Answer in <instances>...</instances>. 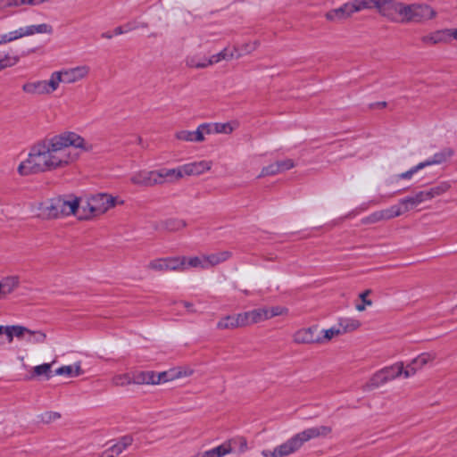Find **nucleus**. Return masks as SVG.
<instances>
[{
	"label": "nucleus",
	"mask_w": 457,
	"mask_h": 457,
	"mask_svg": "<svg viewBox=\"0 0 457 457\" xmlns=\"http://www.w3.org/2000/svg\"><path fill=\"white\" fill-rule=\"evenodd\" d=\"M22 92L29 96H49L58 89V84L52 71L46 79L29 80L21 87Z\"/></svg>",
	"instance_id": "7"
},
{
	"label": "nucleus",
	"mask_w": 457,
	"mask_h": 457,
	"mask_svg": "<svg viewBox=\"0 0 457 457\" xmlns=\"http://www.w3.org/2000/svg\"><path fill=\"white\" fill-rule=\"evenodd\" d=\"M55 361H52L51 363H43L37 366H34L29 370L28 379L32 380L38 378L45 377L49 379L52 375V366Z\"/></svg>",
	"instance_id": "28"
},
{
	"label": "nucleus",
	"mask_w": 457,
	"mask_h": 457,
	"mask_svg": "<svg viewBox=\"0 0 457 457\" xmlns=\"http://www.w3.org/2000/svg\"><path fill=\"white\" fill-rule=\"evenodd\" d=\"M424 167L421 162L418 163L417 165L411 167L409 170L403 172L401 174H398L395 176V179H411L414 174L419 172L420 170H423Z\"/></svg>",
	"instance_id": "45"
},
{
	"label": "nucleus",
	"mask_w": 457,
	"mask_h": 457,
	"mask_svg": "<svg viewBox=\"0 0 457 457\" xmlns=\"http://www.w3.org/2000/svg\"><path fill=\"white\" fill-rule=\"evenodd\" d=\"M322 337H320V342L319 344H324L330 341L332 338L342 335L338 326H334L330 328L324 329L321 331Z\"/></svg>",
	"instance_id": "43"
},
{
	"label": "nucleus",
	"mask_w": 457,
	"mask_h": 457,
	"mask_svg": "<svg viewBox=\"0 0 457 457\" xmlns=\"http://www.w3.org/2000/svg\"><path fill=\"white\" fill-rule=\"evenodd\" d=\"M54 374L57 376H64L68 378H77L82 374L84 371L81 368V362L77 361L71 365H64L55 370Z\"/></svg>",
	"instance_id": "26"
},
{
	"label": "nucleus",
	"mask_w": 457,
	"mask_h": 457,
	"mask_svg": "<svg viewBox=\"0 0 457 457\" xmlns=\"http://www.w3.org/2000/svg\"><path fill=\"white\" fill-rule=\"evenodd\" d=\"M361 11L363 10L361 0H353L345 3L337 8L329 10L325 13V18L328 21L336 22L349 19L353 13Z\"/></svg>",
	"instance_id": "11"
},
{
	"label": "nucleus",
	"mask_w": 457,
	"mask_h": 457,
	"mask_svg": "<svg viewBox=\"0 0 457 457\" xmlns=\"http://www.w3.org/2000/svg\"><path fill=\"white\" fill-rule=\"evenodd\" d=\"M239 54H237V46H228L220 53L210 56V62L216 64L221 61H230L232 59H238Z\"/></svg>",
	"instance_id": "25"
},
{
	"label": "nucleus",
	"mask_w": 457,
	"mask_h": 457,
	"mask_svg": "<svg viewBox=\"0 0 457 457\" xmlns=\"http://www.w3.org/2000/svg\"><path fill=\"white\" fill-rule=\"evenodd\" d=\"M175 373H181V378L192 375L193 370L189 368H179L174 370Z\"/></svg>",
	"instance_id": "56"
},
{
	"label": "nucleus",
	"mask_w": 457,
	"mask_h": 457,
	"mask_svg": "<svg viewBox=\"0 0 457 457\" xmlns=\"http://www.w3.org/2000/svg\"><path fill=\"white\" fill-rule=\"evenodd\" d=\"M451 184L448 181H442L437 185L428 189L430 199L440 196L450 190Z\"/></svg>",
	"instance_id": "36"
},
{
	"label": "nucleus",
	"mask_w": 457,
	"mask_h": 457,
	"mask_svg": "<svg viewBox=\"0 0 457 457\" xmlns=\"http://www.w3.org/2000/svg\"><path fill=\"white\" fill-rule=\"evenodd\" d=\"M38 418L40 421L47 424L59 420L61 418V415L56 411H46L40 414Z\"/></svg>",
	"instance_id": "49"
},
{
	"label": "nucleus",
	"mask_w": 457,
	"mask_h": 457,
	"mask_svg": "<svg viewBox=\"0 0 457 457\" xmlns=\"http://www.w3.org/2000/svg\"><path fill=\"white\" fill-rule=\"evenodd\" d=\"M258 46H259V42L256 40L245 42L240 46H237V54H239V58H240L244 55H246V54H249L254 52L258 48Z\"/></svg>",
	"instance_id": "39"
},
{
	"label": "nucleus",
	"mask_w": 457,
	"mask_h": 457,
	"mask_svg": "<svg viewBox=\"0 0 457 457\" xmlns=\"http://www.w3.org/2000/svg\"><path fill=\"white\" fill-rule=\"evenodd\" d=\"M361 325V321L353 318L340 319L337 324L339 329L341 330V334L357 330Z\"/></svg>",
	"instance_id": "33"
},
{
	"label": "nucleus",
	"mask_w": 457,
	"mask_h": 457,
	"mask_svg": "<svg viewBox=\"0 0 457 457\" xmlns=\"http://www.w3.org/2000/svg\"><path fill=\"white\" fill-rule=\"evenodd\" d=\"M22 6L21 0H0V12Z\"/></svg>",
	"instance_id": "50"
},
{
	"label": "nucleus",
	"mask_w": 457,
	"mask_h": 457,
	"mask_svg": "<svg viewBox=\"0 0 457 457\" xmlns=\"http://www.w3.org/2000/svg\"><path fill=\"white\" fill-rule=\"evenodd\" d=\"M113 35L115 36H119V35H121V34H124V27L122 26H119V27H116L113 31H112Z\"/></svg>",
	"instance_id": "57"
},
{
	"label": "nucleus",
	"mask_w": 457,
	"mask_h": 457,
	"mask_svg": "<svg viewBox=\"0 0 457 457\" xmlns=\"http://www.w3.org/2000/svg\"><path fill=\"white\" fill-rule=\"evenodd\" d=\"M206 136H208V130L206 129L205 123L199 125L194 131L179 130L175 134V137L178 140L197 143L204 141Z\"/></svg>",
	"instance_id": "18"
},
{
	"label": "nucleus",
	"mask_w": 457,
	"mask_h": 457,
	"mask_svg": "<svg viewBox=\"0 0 457 457\" xmlns=\"http://www.w3.org/2000/svg\"><path fill=\"white\" fill-rule=\"evenodd\" d=\"M277 164L278 167L279 173L291 170L295 166V161L289 158L278 160L277 161Z\"/></svg>",
	"instance_id": "48"
},
{
	"label": "nucleus",
	"mask_w": 457,
	"mask_h": 457,
	"mask_svg": "<svg viewBox=\"0 0 457 457\" xmlns=\"http://www.w3.org/2000/svg\"><path fill=\"white\" fill-rule=\"evenodd\" d=\"M112 35H113V33H112H112H104V34L103 35V37H106V38H112Z\"/></svg>",
	"instance_id": "62"
},
{
	"label": "nucleus",
	"mask_w": 457,
	"mask_h": 457,
	"mask_svg": "<svg viewBox=\"0 0 457 457\" xmlns=\"http://www.w3.org/2000/svg\"><path fill=\"white\" fill-rule=\"evenodd\" d=\"M133 443L132 436L127 435L120 437L114 445H112L116 453L120 455Z\"/></svg>",
	"instance_id": "41"
},
{
	"label": "nucleus",
	"mask_w": 457,
	"mask_h": 457,
	"mask_svg": "<svg viewBox=\"0 0 457 457\" xmlns=\"http://www.w3.org/2000/svg\"><path fill=\"white\" fill-rule=\"evenodd\" d=\"M436 358V353L435 352H425L419 354L407 364L404 378L414 376L419 370L431 363Z\"/></svg>",
	"instance_id": "15"
},
{
	"label": "nucleus",
	"mask_w": 457,
	"mask_h": 457,
	"mask_svg": "<svg viewBox=\"0 0 457 457\" xmlns=\"http://www.w3.org/2000/svg\"><path fill=\"white\" fill-rule=\"evenodd\" d=\"M157 184H162L165 182H176L181 179H183V172L181 166L173 169H160L155 170Z\"/></svg>",
	"instance_id": "20"
},
{
	"label": "nucleus",
	"mask_w": 457,
	"mask_h": 457,
	"mask_svg": "<svg viewBox=\"0 0 457 457\" xmlns=\"http://www.w3.org/2000/svg\"><path fill=\"white\" fill-rule=\"evenodd\" d=\"M6 337L9 343H12L13 338L16 337L32 345L43 344L46 337L41 330H30L20 325L7 326Z\"/></svg>",
	"instance_id": "9"
},
{
	"label": "nucleus",
	"mask_w": 457,
	"mask_h": 457,
	"mask_svg": "<svg viewBox=\"0 0 457 457\" xmlns=\"http://www.w3.org/2000/svg\"><path fill=\"white\" fill-rule=\"evenodd\" d=\"M362 10L376 8L378 12L394 21L400 2L395 0H361Z\"/></svg>",
	"instance_id": "12"
},
{
	"label": "nucleus",
	"mask_w": 457,
	"mask_h": 457,
	"mask_svg": "<svg viewBox=\"0 0 457 457\" xmlns=\"http://www.w3.org/2000/svg\"><path fill=\"white\" fill-rule=\"evenodd\" d=\"M90 67L87 64H80L70 68H62L54 71V75L60 87L62 83L75 84L86 79L90 74Z\"/></svg>",
	"instance_id": "8"
},
{
	"label": "nucleus",
	"mask_w": 457,
	"mask_h": 457,
	"mask_svg": "<svg viewBox=\"0 0 457 457\" xmlns=\"http://www.w3.org/2000/svg\"><path fill=\"white\" fill-rule=\"evenodd\" d=\"M227 444L230 445L231 453L234 452H238L239 453H243L247 451L248 444L245 437L242 436H236L226 440Z\"/></svg>",
	"instance_id": "32"
},
{
	"label": "nucleus",
	"mask_w": 457,
	"mask_h": 457,
	"mask_svg": "<svg viewBox=\"0 0 457 457\" xmlns=\"http://www.w3.org/2000/svg\"><path fill=\"white\" fill-rule=\"evenodd\" d=\"M436 17V12L429 5L425 4H411L399 3L396 8V15L395 22L420 23Z\"/></svg>",
	"instance_id": "5"
},
{
	"label": "nucleus",
	"mask_w": 457,
	"mask_h": 457,
	"mask_svg": "<svg viewBox=\"0 0 457 457\" xmlns=\"http://www.w3.org/2000/svg\"><path fill=\"white\" fill-rule=\"evenodd\" d=\"M123 201L109 194L99 193L81 198L79 220H89L102 215Z\"/></svg>",
	"instance_id": "4"
},
{
	"label": "nucleus",
	"mask_w": 457,
	"mask_h": 457,
	"mask_svg": "<svg viewBox=\"0 0 457 457\" xmlns=\"http://www.w3.org/2000/svg\"><path fill=\"white\" fill-rule=\"evenodd\" d=\"M53 33L54 27L46 22L21 26L16 29L0 33V46L21 40L24 37H29L38 34L52 35Z\"/></svg>",
	"instance_id": "6"
},
{
	"label": "nucleus",
	"mask_w": 457,
	"mask_h": 457,
	"mask_svg": "<svg viewBox=\"0 0 457 457\" xmlns=\"http://www.w3.org/2000/svg\"><path fill=\"white\" fill-rule=\"evenodd\" d=\"M370 290H366L360 295V299L361 300V302L367 304L368 306H370L372 304L371 300L368 299V296L370 295Z\"/></svg>",
	"instance_id": "54"
},
{
	"label": "nucleus",
	"mask_w": 457,
	"mask_h": 457,
	"mask_svg": "<svg viewBox=\"0 0 457 457\" xmlns=\"http://www.w3.org/2000/svg\"><path fill=\"white\" fill-rule=\"evenodd\" d=\"M388 381L395 379L401 375L404 376V365L403 362L399 361L391 366L383 368Z\"/></svg>",
	"instance_id": "34"
},
{
	"label": "nucleus",
	"mask_w": 457,
	"mask_h": 457,
	"mask_svg": "<svg viewBox=\"0 0 457 457\" xmlns=\"http://www.w3.org/2000/svg\"><path fill=\"white\" fill-rule=\"evenodd\" d=\"M208 269L222 263L231 257L228 251H220L210 254H205Z\"/></svg>",
	"instance_id": "31"
},
{
	"label": "nucleus",
	"mask_w": 457,
	"mask_h": 457,
	"mask_svg": "<svg viewBox=\"0 0 457 457\" xmlns=\"http://www.w3.org/2000/svg\"><path fill=\"white\" fill-rule=\"evenodd\" d=\"M414 196L419 205L426 201L431 200L428 190L419 191L414 194Z\"/></svg>",
	"instance_id": "52"
},
{
	"label": "nucleus",
	"mask_w": 457,
	"mask_h": 457,
	"mask_svg": "<svg viewBox=\"0 0 457 457\" xmlns=\"http://www.w3.org/2000/svg\"><path fill=\"white\" fill-rule=\"evenodd\" d=\"M240 327H245L243 313L223 317L217 324L220 329H234Z\"/></svg>",
	"instance_id": "22"
},
{
	"label": "nucleus",
	"mask_w": 457,
	"mask_h": 457,
	"mask_svg": "<svg viewBox=\"0 0 457 457\" xmlns=\"http://www.w3.org/2000/svg\"><path fill=\"white\" fill-rule=\"evenodd\" d=\"M179 378H181V373H175L174 370L160 373L154 372V385H158L162 382L170 381Z\"/></svg>",
	"instance_id": "37"
},
{
	"label": "nucleus",
	"mask_w": 457,
	"mask_h": 457,
	"mask_svg": "<svg viewBox=\"0 0 457 457\" xmlns=\"http://www.w3.org/2000/svg\"><path fill=\"white\" fill-rule=\"evenodd\" d=\"M205 126L209 136L212 134H230L237 128L238 125L236 121H231L226 123H205Z\"/></svg>",
	"instance_id": "24"
},
{
	"label": "nucleus",
	"mask_w": 457,
	"mask_h": 457,
	"mask_svg": "<svg viewBox=\"0 0 457 457\" xmlns=\"http://www.w3.org/2000/svg\"><path fill=\"white\" fill-rule=\"evenodd\" d=\"M7 326H0V335L4 334L6 336Z\"/></svg>",
	"instance_id": "61"
},
{
	"label": "nucleus",
	"mask_w": 457,
	"mask_h": 457,
	"mask_svg": "<svg viewBox=\"0 0 457 457\" xmlns=\"http://www.w3.org/2000/svg\"><path fill=\"white\" fill-rule=\"evenodd\" d=\"M213 165L211 160H200L181 165L183 177L200 176L211 170Z\"/></svg>",
	"instance_id": "16"
},
{
	"label": "nucleus",
	"mask_w": 457,
	"mask_h": 457,
	"mask_svg": "<svg viewBox=\"0 0 457 457\" xmlns=\"http://www.w3.org/2000/svg\"><path fill=\"white\" fill-rule=\"evenodd\" d=\"M212 450L214 451L216 457H224L231 453L230 445L227 444L226 440L220 445L213 447Z\"/></svg>",
	"instance_id": "47"
},
{
	"label": "nucleus",
	"mask_w": 457,
	"mask_h": 457,
	"mask_svg": "<svg viewBox=\"0 0 457 457\" xmlns=\"http://www.w3.org/2000/svg\"><path fill=\"white\" fill-rule=\"evenodd\" d=\"M181 256L157 258L150 261L147 269L155 272L183 271Z\"/></svg>",
	"instance_id": "13"
},
{
	"label": "nucleus",
	"mask_w": 457,
	"mask_h": 457,
	"mask_svg": "<svg viewBox=\"0 0 457 457\" xmlns=\"http://www.w3.org/2000/svg\"><path fill=\"white\" fill-rule=\"evenodd\" d=\"M112 385L116 386H124L133 383L132 373L116 374L112 378Z\"/></svg>",
	"instance_id": "40"
},
{
	"label": "nucleus",
	"mask_w": 457,
	"mask_h": 457,
	"mask_svg": "<svg viewBox=\"0 0 457 457\" xmlns=\"http://www.w3.org/2000/svg\"><path fill=\"white\" fill-rule=\"evenodd\" d=\"M187 65L190 68L204 69L212 65V63L210 62V57L200 58L198 56H191L187 59Z\"/></svg>",
	"instance_id": "38"
},
{
	"label": "nucleus",
	"mask_w": 457,
	"mask_h": 457,
	"mask_svg": "<svg viewBox=\"0 0 457 457\" xmlns=\"http://www.w3.org/2000/svg\"><path fill=\"white\" fill-rule=\"evenodd\" d=\"M94 145L79 134L66 130L38 141L29 149L28 157L17 167L20 176L69 168L82 153L93 151Z\"/></svg>",
	"instance_id": "1"
},
{
	"label": "nucleus",
	"mask_w": 457,
	"mask_h": 457,
	"mask_svg": "<svg viewBox=\"0 0 457 457\" xmlns=\"http://www.w3.org/2000/svg\"><path fill=\"white\" fill-rule=\"evenodd\" d=\"M267 320L272 319L277 316L287 315L288 309L284 306H270L264 307Z\"/></svg>",
	"instance_id": "42"
},
{
	"label": "nucleus",
	"mask_w": 457,
	"mask_h": 457,
	"mask_svg": "<svg viewBox=\"0 0 457 457\" xmlns=\"http://www.w3.org/2000/svg\"><path fill=\"white\" fill-rule=\"evenodd\" d=\"M185 227V222L182 220H170L166 222V228L170 231L179 230Z\"/></svg>",
	"instance_id": "51"
},
{
	"label": "nucleus",
	"mask_w": 457,
	"mask_h": 457,
	"mask_svg": "<svg viewBox=\"0 0 457 457\" xmlns=\"http://www.w3.org/2000/svg\"><path fill=\"white\" fill-rule=\"evenodd\" d=\"M122 27H124V32L128 33L133 29V27L130 24H125Z\"/></svg>",
	"instance_id": "60"
},
{
	"label": "nucleus",
	"mask_w": 457,
	"mask_h": 457,
	"mask_svg": "<svg viewBox=\"0 0 457 457\" xmlns=\"http://www.w3.org/2000/svg\"><path fill=\"white\" fill-rule=\"evenodd\" d=\"M420 40L426 46L450 44L453 41H457V29H438L421 37Z\"/></svg>",
	"instance_id": "14"
},
{
	"label": "nucleus",
	"mask_w": 457,
	"mask_h": 457,
	"mask_svg": "<svg viewBox=\"0 0 457 457\" xmlns=\"http://www.w3.org/2000/svg\"><path fill=\"white\" fill-rule=\"evenodd\" d=\"M19 62V56L5 54L3 57L0 58V71L6 68L15 66Z\"/></svg>",
	"instance_id": "44"
},
{
	"label": "nucleus",
	"mask_w": 457,
	"mask_h": 457,
	"mask_svg": "<svg viewBox=\"0 0 457 457\" xmlns=\"http://www.w3.org/2000/svg\"><path fill=\"white\" fill-rule=\"evenodd\" d=\"M243 317L245 327L267 320L264 307L243 312Z\"/></svg>",
	"instance_id": "29"
},
{
	"label": "nucleus",
	"mask_w": 457,
	"mask_h": 457,
	"mask_svg": "<svg viewBox=\"0 0 457 457\" xmlns=\"http://www.w3.org/2000/svg\"><path fill=\"white\" fill-rule=\"evenodd\" d=\"M119 454L116 453L115 449L112 445L108 449H106L104 452H103L99 456L97 457H117Z\"/></svg>",
	"instance_id": "53"
},
{
	"label": "nucleus",
	"mask_w": 457,
	"mask_h": 457,
	"mask_svg": "<svg viewBox=\"0 0 457 457\" xmlns=\"http://www.w3.org/2000/svg\"><path fill=\"white\" fill-rule=\"evenodd\" d=\"M453 154L454 152L452 148H444L439 152L436 153L435 154H433L431 157L421 162V163L424 168L432 165H438L447 162L450 158L453 157Z\"/></svg>",
	"instance_id": "23"
},
{
	"label": "nucleus",
	"mask_w": 457,
	"mask_h": 457,
	"mask_svg": "<svg viewBox=\"0 0 457 457\" xmlns=\"http://www.w3.org/2000/svg\"><path fill=\"white\" fill-rule=\"evenodd\" d=\"M155 170H138L130 177V182L139 187H153L157 185Z\"/></svg>",
	"instance_id": "19"
},
{
	"label": "nucleus",
	"mask_w": 457,
	"mask_h": 457,
	"mask_svg": "<svg viewBox=\"0 0 457 457\" xmlns=\"http://www.w3.org/2000/svg\"><path fill=\"white\" fill-rule=\"evenodd\" d=\"M20 277L10 275L0 279V300L5 299L20 287Z\"/></svg>",
	"instance_id": "21"
},
{
	"label": "nucleus",
	"mask_w": 457,
	"mask_h": 457,
	"mask_svg": "<svg viewBox=\"0 0 457 457\" xmlns=\"http://www.w3.org/2000/svg\"><path fill=\"white\" fill-rule=\"evenodd\" d=\"M366 305H367V304H365L364 303H362V302H361V303H357V304L355 305V308H356V310H357L358 312H363V311L365 310V308H366Z\"/></svg>",
	"instance_id": "59"
},
{
	"label": "nucleus",
	"mask_w": 457,
	"mask_h": 457,
	"mask_svg": "<svg viewBox=\"0 0 457 457\" xmlns=\"http://www.w3.org/2000/svg\"><path fill=\"white\" fill-rule=\"evenodd\" d=\"M179 307H183L185 311L188 313L195 312L194 305L188 302H181L179 303Z\"/></svg>",
	"instance_id": "55"
},
{
	"label": "nucleus",
	"mask_w": 457,
	"mask_h": 457,
	"mask_svg": "<svg viewBox=\"0 0 457 457\" xmlns=\"http://www.w3.org/2000/svg\"><path fill=\"white\" fill-rule=\"evenodd\" d=\"M134 384H151L154 385V371H136L132 373Z\"/></svg>",
	"instance_id": "35"
},
{
	"label": "nucleus",
	"mask_w": 457,
	"mask_h": 457,
	"mask_svg": "<svg viewBox=\"0 0 457 457\" xmlns=\"http://www.w3.org/2000/svg\"><path fill=\"white\" fill-rule=\"evenodd\" d=\"M317 327L302 328L296 330L293 335V340L299 345L319 344L320 336L316 335Z\"/></svg>",
	"instance_id": "17"
},
{
	"label": "nucleus",
	"mask_w": 457,
	"mask_h": 457,
	"mask_svg": "<svg viewBox=\"0 0 457 457\" xmlns=\"http://www.w3.org/2000/svg\"><path fill=\"white\" fill-rule=\"evenodd\" d=\"M277 174H279L278 167L277 164V162L268 164L267 166H264L261 173L259 175L260 178H264L268 176H275Z\"/></svg>",
	"instance_id": "46"
},
{
	"label": "nucleus",
	"mask_w": 457,
	"mask_h": 457,
	"mask_svg": "<svg viewBox=\"0 0 457 457\" xmlns=\"http://www.w3.org/2000/svg\"><path fill=\"white\" fill-rule=\"evenodd\" d=\"M418 205L414 195H410L401 199L397 204L392 205L388 209L375 212L373 217L376 220H390L413 210Z\"/></svg>",
	"instance_id": "10"
},
{
	"label": "nucleus",
	"mask_w": 457,
	"mask_h": 457,
	"mask_svg": "<svg viewBox=\"0 0 457 457\" xmlns=\"http://www.w3.org/2000/svg\"><path fill=\"white\" fill-rule=\"evenodd\" d=\"M332 432L328 426L313 427L304 429L273 449H263L262 457H287L297 452L304 443L318 437H326Z\"/></svg>",
	"instance_id": "2"
},
{
	"label": "nucleus",
	"mask_w": 457,
	"mask_h": 457,
	"mask_svg": "<svg viewBox=\"0 0 457 457\" xmlns=\"http://www.w3.org/2000/svg\"><path fill=\"white\" fill-rule=\"evenodd\" d=\"M42 215L46 218H60L71 215L79 219L81 198L67 195L46 200L41 204Z\"/></svg>",
	"instance_id": "3"
},
{
	"label": "nucleus",
	"mask_w": 457,
	"mask_h": 457,
	"mask_svg": "<svg viewBox=\"0 0 457 457\" xmlns=\"http://www.w3.org/2000/svg\"><path fill=\"white\" fill-rule=\"evenodd\" d=\"M203 457H216L214 451L212 449L202 452Z\"/></svg>",
	"instance_id": "58"
},
{
	"label": "nucleus",
	"mask_w": 457,
	"mask_h": 457,
	"mask_svg": "<svg viewBox=\"0 0 457 457\" xmlns=\"http://www.w3.org/2000/svg\"><path fill=\"white\" fill-rule=\"evenodd\" d=\"M388 382L383 369L374 373L371 378L363 385L364 391H371Z\"/></svg>",
	"instance_id": "30"
},
{
	"label": "nucleus",
	"mask_w": 457,
	"mask_h": 457,
	"mask_svg": "<svg viewBox=\"0 0 457 457\" xmlns=\"http://www.w3.org/2000/svg\"><path fill=\"white\" fill-rule=\"evenodd\" d=\"M181 260H183V271L190 268L208 269L205 254L190 257L181 256Z\"/></svg>",
	"instance_id": "27"
}]
</instances>
